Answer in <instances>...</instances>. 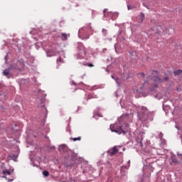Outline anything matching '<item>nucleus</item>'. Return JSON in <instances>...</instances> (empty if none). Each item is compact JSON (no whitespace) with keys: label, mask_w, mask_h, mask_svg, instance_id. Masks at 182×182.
Returning <instances> with one entry per match:
<instances>
[{"label":"nucleus","mask_w":182,"mask_h":182,"mask_svg":"<svg viewBox=\"0 0 182 182\" xmlns=\"http://www.w3.org/2000/svg\"><path fill=\"white\" fill-rule=\"evenodd\" d=\"M103 35L105 36H106V35L107 34V30L105 29V28H102V31Z\"/></svg>","instance_id":"nucleus-15"},{"label":"nucleus","mask_w":182,"mask_h":182,"mask_svg":"<svg viewBox=\"0 0 182 182\" xmlns=\"http://www.w3.org/2000/svg\"><path fill=\"white\" fill-rule=\"evenodd\" d=\"M57 62H61V63H63V60L62 58H59L57 60Z\"/></svg>","instance_id":"nucleus-17"},{"label":"nucleus","mask_w":182,"mask_h":182,"mask_svg":"<svg viewBox=\"0 0 182 182\" xmlns=\"http://www.w3.org/2000/svg\"><path fill=\"white\" fill-rule=\"evenodd\" d=\"M88 66H89L90 68H93V64L90 63V64H88Z\"/></svg>","instance_id":"nucleus-19"},{"label":"nucleus","mask_w":182,"mask_h":182,"mask_svg":"<svg viewBox=\"0 0 182 182\" xmlns=\"http://www.w3.org/2000/svg\"><path fill=\"white\" fill-rule=\"evenodd\" d=\"M1 97H5V95H0Z\"/></svg>","instance_id":"nucleus-21"},{"label":"nucleus","mask_w":182,"mask_h":182,"mask_svg":"<svg viewBox=\"0 0 182 182\" xmlns=\"http://www.w3.org/2000/svg\"><path fill=\"white\" fill-rule=\"evenodd\" d=\"M112 79H114V76H112Z\"/></svg>","instance_id":"nucleus-25"},{"label":"nucleus","mask_w":182,"mask_h":182,"mask_svg":"<svg viewBox=\"0 0 182 182\" xmlns=\"http://www.w3.org/2000/svg\"><path fill=\"white\" fill-rule=\"evenodd\" d=\"M141 15L142 16L143 18H144V14H141Z\"/></svg>","instance_id":"nucleus-22"},{"label":"nucleus","mask_w":182,"mask_h":182,"mask_svg":"<svg viewBox=\"0 0 182 182\" xmlns=\"http://www.w3.org/2000/svg\"><path fill=\"white\" fill-rule=\"evenodd\" d=\"M110 130L114 132V133H118V134H122V133L126 134V132H124V130H123L122 127H117V126L115 124L110 125Z\"/></svg>","instance_id":"nucleus-4"},{"label":"nucleus","mask_w":182,"mask_h":182,"mask_svg":"<svg viewBox=\"0 0 182 182\" xmlns=\"http://www.w3.org/2000/svg\"><path fill=\"white\" fill-rule=\"evenodd\" d=\"M77 49H78L77 58L83 59L85 56H86V49L85 48V46H83V43H78Z\"/></svg>","instance_id":"nucleus-2"},{"label":"nucleus","mask_w":182,"mask_h":182,"mask_svg":"<svg viewBox=\"0 0 182 182\" xmlns=\"http://www.w3.org/2000/svg\"><path fill=\"white\" fill-rule=\"evenodd\" d=\"M97 97H96V95L93 96V95H88V99H93V98H96Z\"/></svg>","instance_id":"nucleus-16"},{"label":"nucleus","mask_w":182,"mask_h":182,"mask_svg":"<svg viewBox=\"0 0 182 182\" xmlns=\"http://www.w3.org/2000/svg\"><path fill=\"white\" fill-rule=\"evenodd\" d=\"M149 114H151V112H149V109L146 107H141V114H139V120L141 122H146L149 119Z\"/></svg>","instance_id":"nucleus-1"},{"label":"nucleus","mask_w":182,"mask_h":182,"mask_svg":"<svg viewBox=\"0 0 182 182\" xmlns=\"http://www.w3.org/2000/svg\"><path fill=\"white\" fill-rule=\"evenodd\" d=\"M166 32L170 35L171 32H174V30L173 28H166Z\"/></svg>","instance_id":"nucleus-10"},{"label":"nucleus","mask_w":182,"mask_h":182,"mask_svg":"<svg viewBox=\"0 0 182 182\" xmlns=\"http://www.w3.org/2000/svg\"><path fill=\"white\" fill-rule=\"evenodd\" d=\"M106 11H107V9H105V10L103 11L104 16H106Z\"/></svg>","instance_id":"nucleus-20"},{"label":"nucleus","mask_w":182,"mask_h":182,"mask_svg":"<svg viewBox=\"0 0 182 182\" xmlns=\"http://www.w3.org/2000/svg\"><path fill=\"white\" fill-rule=\"evenodd\" d=\"M154 73H157V72L156 71H154Z\"/></svg>","instance_id":"nucleus-23"},{"label":"nucleus","mask_w":182,"mask_h":182,"mask_svg":"<svg viewBox=\"0 0 182 182\" xmlns=\"http://www.w3.org/2000/svg\"><path fill=\"white\" fill-rule=\"evenodd\" d=\"M61 38H62L63 41H66L68 39V34L65 33H63L61 34Z\"/></svg>","instance_id":"nucleus-8"},{"label":"nucleus","mask_w":182,"mask_h":182,"mask_svg":"<svg viewBox=\"0 0 182 182\" xmlns=\"http://www.w3.org/2000/svg\"><path fill=\"white\" fill-rule=\"evenodd\" d=\"M3 174L4 176H11V171H8V170H5V171H3Z\"/></svg>","instance_id":"nucleus-9"},{"label":"nucleus","mask_w":182,"mask_h":182,"mask_svg":"<svg viewBox=\"0 0 182 182\" xmlns=\"http://www.w3.org/2000/svg\"><path fill=\"white\" fill-rule=\"evenodd\" d=\"M139 75V76H141V77H144V76H146V75L143 73H141Z\"/></svg>","instance_id":"nucleus-18"},{"label":"nucleus","mask_w":182,"mask_h":182,"mask_svg":"<svg viewBox=\"0 0 182 182\" xmlns=\"http://www.w3.org/2000/svg\"><path fill=\"white\" fill-rule=\"evenodd\" d=\"M86 39H89V36H87V37L86 38Z\"/></svg>","instance_id":"nucleus-24"},{"label":"nucleus","mask_w":182,"mask_h":182,"mask_svg":"<svg viewBox=\"0 0 182 182\" xmlns=\"http://www.w3.org/2000/svg\"><path fill=\"white\" fill-rule=\"evenodd\" d=\"M128 9H130V8L128 6Z\"/></svg>","instance_id":"nucleus-27"},{"label":"nucleus","mask_w":182,"mask_h":182,"mask_svg":"<svg viewBox=\"0 0 182 182\" xmlns=\"http://www.w3.org/2000/svg\"><path fill=\"white\" fill-rule=\"evenodd\" d=\"M25 66V64L22 61H17L16 66L15 67V69H17V70H21V69H23V67Z\"/></svg>","instance_id":"nucleus-5"},{"label":"nucleus","mask_w":182,"mask_h":182,"mask_svg":"<svg viewBox=\"0 0 182 182\" xmlns=\"http://www.w3.org/2000/svg\"><path fill=\"white\" fill-rule=\"evenodd\" d=\"M9 181H13V180H11V179H9Z\"/></svg>","instance_id":"nucleus-26"},{"label":"nucleus","mask_w":182,"mask_h":182,"mask_svg":"<svg viewBox=\"0 0 182 182\" xmlns=\"http://www.w3.org/2000/svg\"><path fill=\"white\" fill-rule=\"evenodd\" d=\"M151 80H154V87H159V85H160V83H163V82H168V76H165L164 77H159L157 76H154L152 77Z\"/></svg>","instance_id":"nucleus-3"},{"label":"nucleus","mask_w":182,"mask_h":182,"mask_svg":"<svg viewBox=\"0 0 182 182\" xmlns=\"http://www.w3.org/2000/svg\"><path fill=\"white\" fill-rule=\"evenodd\" d=\"M73 182H75V181H73Z\"/></svg>","instance_id":"nucleus-28"},{"label":"nucleus","mask_w":182,"mask_h":182,"mask_svg":"<svg viewBox=\"0 0 182 182\" xmlns=\"http://www.w3.org/2000/svg\"><path fill=\"white\" fill-rule=\"evenodd\" d=\"M119 152V149L116 146H114L111 150H109V156H114V154H117Z\"/></svg>","instance_id":"nucleus-6"},{"label":"nucleus","mask_w":182,"mask_h":182,"mask_svg":"<svg viewBox=\"0 0 182 182\" xmlns=\"http://www.w3.org/2000/svg\"><path fill=\"white\" fill-rule=\"evenodd\" d=\"M174 76H180V75H182V70H177L173 72Z\"/></svg>","instance_id":"nucleus-7"},{"label":"nucleus","mask_w":182,"mask_h":182,"mask_svg":"<svg viewBox=\"0 0 182 182\" xmlns=\"http://www.w3.org/2000/svg\"><path fill=\"white\" fill-rule=\"evenodd\" d=\"M4 76H7V77H9V70H6L4 71Z\"/></svg>","instance_id":"nucleus-12"},{"label":"nucleus","mask_w":182,"mask_h":182,"mask_svg":"<svg viewBox=\"0 0 182 182\" xmlns=\"http://www.w3.org/2000/svg\"><path fill=\"white\" fill-rule=\"evenodd\" d=\"M63 150H68V146L65 144H61V151H63Z\"/></svg>","instance_id":"nucleus-13"},{"label":"nucleus","mask_w":182,"mask_h":182,"mask_svg":"<svg viewBox=\"0 0 182 182\" xmlns=\"http://www.w3.org/2000/svg\"><path fill=\"white\" fill-rule=\"evenodd\" d=\"M72 140H73V141H80V140H82V137L78 136L77 138H72Z\"/></svg>","instance_id":"nucleus-11"},{"label":"nucleus","mask_w":182,"mask_h":182,"mask_svg":"<svg viewBox=\"0 0 182 182\" xmlns=\"http://www.w3.org/2000/svg\"><path fill=\"white\" fill-rule=\"evenodd\" d=\"M43 175L44 177H48V176H49V171H44L43 172Z\"/></svg>","instance_id":"nucleus-14"}]
</instances>
